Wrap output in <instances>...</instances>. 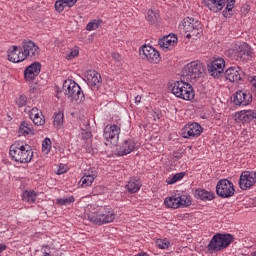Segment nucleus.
<instances>
[{
  "mask_svg": "<svg viewBox=\"0 0 256 256\" xmlns=\"http://www.w3.org/2000/svg\"><path fill=\"white\" fill-rule=\"evenodd\" d=\"M85 215L94 225H107L115 221V210L111 206H93L88 205L85 210Z\"/></svg>",
  "mask_w": 256,
  "mask_h": 256,
  "instance_id": "f257e3e1",
  "label": "nucleus"
},
{
  "mask_svg": "<svg viewBox=\"0 0 256 256\" xmlns=\"http://www.w3.org/2000/svg\"><path fill=\"white\" fill-rule=\"evenodd\" d=\"M9 155L16 163H31L33 159V149L29 144L14 143L10 146Z\"/></svg>",
  "mask_w": 256,
  "mask_h": 256,
  "instance_id": "f03ea898",
  "label": "nucleus"
},
{
  "mask_svg": "<svg viewBox=\"0 0 256 256\" xmlns=\"http://www.w3.org/2000/svg\"><path fill=\"white\" fill-rule=\"evenodd\" d=\"M204 5L212 13H220L222 11L223 17L229 19V17H233L235 0H204Z\"/></svg>",
  "mask_w": 256,
  "mask_h": 256,
  "instance_id": "7ed1b4c3",
  "label": "nucleus"
},
{
  "mask_svg": "<svg viewBox=\"0 0 256 256\" xmlns=\"http://www.w3.org/2000/svg\"><path fill=\"white\" fill-rule=\"evenodd\" d=\"M233 241H235L233 235L227 233H217L211 238L210 242L208 243L206 248L207 252L209 253V255H213L215 253H220V251H225V249H227V247H229V245H231Z\"/></svg>",
  "mask_w": 256,
  "mask_h": 256,
  "instance_id": "20e7f679",
  "label": "nucleus"
},
{
  "mask_svg": "<svg viewBox=\"0 0 256 256\" xmlns=\"http://www.w3.org/2000/svg\"><path fill=\"white\" fill-rule=\"evenodd\" d=\"M205 74V65L201 61L196 60L186 64L182 70V77L186 81L195 83L197 79H201Z\"/></svg>",
  "mask_w": 256,
  "mask_h": 256,
  "instance_id": "39448f33",
  "label": "nucleus"
},
{
  "mask_svg": "<svg viewBox=\"0 0 256 256\" xmlns=\"http://www.w3.org/2000/svg\"><path fill=\"white\" fill-rule=\"evenodd\" d=\"M64 94L67 99L70 100V103H76L77 105L85 101V94L81 89V86L73 80H66L63 84Z\"/></svg>",
  "mask_w": 256,
  "mask_h": 256,
  "instance_id": "423d86ee",
  "label": "nucleus"
},
{
  "mask_svg": "<svg viewBox=\"0 0 256 256\" xmlns=\"http://www.w3.org/2000/svg\"><path fill=\"white\" fill-rule=\"evenodd\" d=\"M171 91L175 97L183 99V101H193V99H195L193 86L185 80L174 82Z\"/></svg>",
  "mask_w": 256,
  "mask_h": 256,
  "instance_id": "0eeeda50",
  "label": "nucleus"
},
{
  "mask_svg": "<svg viewBox=\"0 0 256 256\" xmlns=\"http://www.w3.org/2000/svg\"><path fill=\"white\" fill-rule=\"evenodd\" d=\"M179 29L186 34L187 39H191V37H199L203 25L201 21L196 18L186 17L179 24Z\"/></svg>",
  "mask_w": 256,
  "mask_h": 256,
  "instance_id": "6e6552de",
  "label": "nucleus"
},
{
  "mask_svg": "<svg viewBox=\"0 0 256 256\" xmlns=\"http://www.w3.org/2000/svg\"><path fill=\"white\" fill-rule=\"evenodd\" d=\"M164 205L168 209H183L191 205V196L175 193L174 195L165 198Z\"/></svg>",
  "mask_w": 256,
  "mask_h": 256,
  "instance_id": "1a4fd4ad",
  "label": "nucleus"
},
{
  "mask_svg": "<svg viewBox=\"0 0 256 256\" xmlns=\"http://www.w3.org/2000/svg\"><path fill=\"white\" fill-rule=\"evenodd\" d=\"M21 47L26 60L35 61L36 59H39L41 48L37 43L33 42V40H23Z\"/></svg>",
  "mask_w": 256,
  "mask_h": 256,
  "instance_id": "9d476101",
  "label": "nucleus"
},
{
  "mask_svg": "<svg viewBox=\"0 0 256 256\" xmlns=\"http://www.w3.org/2000/svg\"><path fill=\"white\" fill-rule=\"evenodd\" d=\"M228 53L234 61H247L251 55V48H249V44L242 43L240 45H235L234 48H231L228 51Z\"/></svg>",
  "mask_w": 256,
  "mask_h": 256,
  "instance_id": "9b49d317",
  "label": "nucleus"
},
{
  "mask_svg": "<svg viewBox=\"0 0 256 256\" xmlns=\"http://www.w3.org/2000/svg\"><path fill=\"white\" fill-rule=\"evenodd\" d=\"M216 195L222 199H229L235 195V185L227 179H221L216 185Z\"/></svg>",
  "mask_w": 256,
  "mask_h": 256,
  "instance_id": "f8f14e48",
  "label": "nucleus"
},
{
  "mask_svg": "<svg viewBox=\"0 0 256 256\" xmlns=\"http://www.w3.org/2000/svg\"><path fill=\"white\" fill-rule=\"evenodd\" d=\"M140 56L142 59L148 61V63H152L154 65L161 63V54L153 46L143 45L140 48Z\"/></svg>",
  "mask_w": 256,
  "mask_h": 256,
  "instance_id": "ddd939ff",
  "label": "nucleus"
},
{
  "mask_svg": "<svg viewBox=\"0 0 256 256\" xmlns=\"http://www.w3.org/2000/svg\"><path fill=\"white\" fill-rule=\"evenodd\" d=\"M201 133H203V127L197 122L187 123L182 129L184 139H195V137H201Z\"/></svg>",
  "mask_w": 256,
  "mask_h": 256,
  "instance_id": "4468645a",
  "label": "nucleus"
},
{
  "mask_svg": "<svg viewBox=\"0 0 256 256\" xmlns=\"http://www.w3.org/2000/svg\"><path fill=\"white\" fill-rule=\"evenodd\" d=\"M234 105L247 107L253 103V95L247 90H238L232 97Z\"/></svg>",
  "mask_w": 256,
  "mask_h": 256,
  "instance_id": "2eb2a0df",
  "label": "nucleus"
},
{
  "mask_svg": "<svg viewBox=\"0 0 256 256\" xmlns=\"http://www.w3.org/2000/svg\"><path fill=\"white\" fill-rule=\"evenodd\" d=\"M121 133V128L115 124L107 125L104 128L103 137L107 143L115 145L119 141V134Z\"/></svg>",
  "mask_w": 256,
  "mask_h": 256,
  "instance_id": "dca6fc26",
  "label": "nucleus"
},
{
  "mask_svg": "<svg viewBox=\"0 0 256 256\" xmlns=\"http://www.w3.org/2000/svg\"><path fill=\"white\" fill-rule=\"evenodd\" d=\"M208 71L211 77H221L225 71V59L222 57L214 58L208 65Z\"/></svg>",
  "mask_w": 256,
  "mask_h": 256,
  "instance_id": "f3484780",
  "label": "nucleus"
},
{
  "mask_svg": "<svg viewBox=\"0 0 256 256\" xmlns=\"http://www.w3.org/2000/svg\"><path fill=\"white\" fill-rule=\"evenodd\" d=\"M256 183V172L255 171H245L240 175L239 187L242 191H247L251 189Z\"/></svg>",
  "mask_w": 256,
  "mask_h": 256,
  "instance_id": "a211bd4d",
  "label": "nucleus"
},
{
  "mask_svg": "<svg viewBox=\"0 0 256 256\" xmlns=\"http://www.w3.org/2000/svg\"><path fill=\"white\" fill-rule=\"evenodd\" d=\"M7 57L11 63H23V61H27L22 46L19 48L15 45L10 47L7 51Z\"/></svg>",
  "mask_w": 256,
  "mask_h": 256,
  "instance_id": "6ab92c4d",
  "label": "nucleus"
},
{
  "mask_svg": "<svg viewBox=\"0 0 256 256\" xmlns=\"http://www.w3.org/2000/svg\"><path fill=\"white\" fill-rule=\"evenodd\" d=\"M97 175L98 173L95 167L84 170L83 176L80 179L79 185H81V187H84V188L91 187V185H93V181L97 179Z\"/></svg>",
  "mask_w": 256,
  "mask_h": 256,
  "instance_id": "aec40b11",
  "label": "nucleus"
},
{
  "mask_svg": "<svg viewBox=\"0 0 256 256\" xmlns=\"http://www.w3.org/2000/svg\"><path fill=\"white\" fill-rule=\"evenodd\" d=\"M86 81L93 91L101 87V74L95 70H88L85 73Z\"/></svg>",
  "mask_w": 256,
  "mask_h": 256,
  "instance_id": "412c9836",
  "label": "nucleus"
},
{
  "mask_svg": "<svg viewBox=\"0 0 256 256\" xmlns=\"http://www.w3.org/2000/svg\"><path fill=\"white\" fill-rule=\"evenodd\" d=\"M225 79L230 83H239L243 79V70L238 66H233L225 71Z\"/></svg>",
  "mask_w": 256,
  "mask_h": 256,
  "instance_id": "4be33fe9",
  "label": "nucleus"
},
{
  "mask_svg": "<svg viewBox=\"0 0 256 256\" xmlns=\"http://www.w3.org/2000/svg\"><path fill=\"white\" fill-rule=\"evenodd\" d=\"M41 73V63L34 62L24 70V79L25 81H35V77H37Z\"/></svg>",
  "mask_w": 256,
  "mask_h": 256,
  "instance_id": "5701e85b",
  "label": "nucleus"
},
{
  "mask_svg": "<svg viewBox=\"0 0 256 256\" xmlns=\"http://www.w3.org/2000/svg\"><path fill=\"white\" fill-rule=\"evenodd\" d=\"M141 187H143V183L139 177H130L125 185V189L130 195L139 193Z\"/></svg>",
  "mask_w": 256,
  "mask_h": 256,
  "instance_id": "b1692460",
  "label": "nucleus"
},
{
  "mask_svg": "<svg viewBox=\"0 0 256 256\" xmlns=\"http://www.w3.org/2000/svg\"><path fill=\"white\" fill-rule=\"evenodd\" d=\"M178 38L175 34H169L168 36H164L158 41V45L164 51L167 49H173L175 45H177Z\"/></svg>",
  "mask_w": 256,
  "mask_h": 256,
  "instance_id": "393cba45",
  "label": "nucleus"
},
{
  "mask_svg": "<svg viewBox=\"0 0 256 256\" xmlns=\"http://www.w3.org/2000/svg\"><path fill=\"white\" fill-rule=\"evenodd\" d=\"M133 151H135V141L129 138L124 140L119 146L118 155L123 157L124 155H129V153H133Z\"/></svg>",
  "mask_w": 256,
  "mask_h": 256,
  "instance_id": "a878e982",
  "label": "nucleus"
},
{
  "mask_svg": "<svg viewBox=\"0 0 256 256\" xmlns=\"http://www.w3.org/2000/svg\"><path fill=\"white\" fill-rule=\"evenodd\" d=\"M234 118L237 123H251L253 121V113L251 110H241L235 113Z\"/></svg>",
  "mask_w": 256,
  "mask_h": 256,
  "instance_id": "bb28decb",
  "label": "nucleus"
},
{
  "mask_svg": "<svg viewBox=\"0 0 256 256\" xmlns=\"http://www.w3.org/2000/svg\"><path fill=\"white\" fill-rule=\"evenodd\" d=\"M195 196L201 201H213V199H215V193L205 189H197L195 191Z\"/></svg>",
  "mask_w": 256,
  "mask_h": 256,
  "instance_id": "cd10ccee",
  "label": "nucleus"
},
{
  "mask_svg": "<svg viewBox=\"0 0 256 256\" xmlns=\"http://www.w3.org/2000/svg\"><path fill=\"white\" fill-rule=\"evenodd\" d=\"M19 134L24 135V137H27V135H33V125L27 121H23L19 127Z\"/></svg>",
  "mask_w": 256,
  "mask_h": 256,
  "instance_id": "c85d7f7f",
  "label": "nucleus"
},
{
  "mask_svg": "<svg viewBox=\"0 0 256 256\" xmlns=\"http://www.w3.org/2000/svg\"><path fill=\"white\" fill-rule=\"evenodd\" d=\"M22 201L25 203H36L37 192L34 190H25L22 195Z\"/></svg>",
  "mask_w": 256,
  "mask_h": 256,
  "instance_id": "c756f323",
  "label": "nucleus"
},
{
  "mask_svg": "<svg viewBox=\"0 0 256 256\" xmlns=\"http://www.w3.org/2000/svg\"><path fill=\"white\" fill-rule=\"evenodd\" d=\"M183 177H185V172L176 173L173 176L168 177L166 179V183L168 185H175V183H177V181H181V179H183Z\"/></svg>",
  "mask_w": 256,
  "mask_h": 256,
  "instance_id": "7c9ffc66",
  "label": "nucleus"
},
{
  "mask_svg": "<svg viewBox=\"0 0 256 256\" xmlns=\"http://www.w3.org/2000/svg\"><path fill=\"white\" fill-rule=\"evenodd\" d=\"M146 19L149 23H151V25H155L157 21H159V14L153 10H148Z\"/></svg>",
  "mask_w": 256,
  "mask_h": 256,
  "instance_id": "2f4dec72",
  "label": "nucleus"
},
{
  "mask_svg": "<svg viewBox=\"0 0 256 256\" xmlns=\"http://www.w3.org/2000/svg\"><path fill=\"white\" fill-rule=\"evenodd\" d=\"M56 203L61 206L71 205V203H75V197L69 196L66 198H58L56 199Z\"/></svg>",
  "mask_w": 256,
  "mask_h": 256,
  "instance_id": "473e14b6",
  "label": "nucleus"
},
{
  "mask_svg": "<svg viewBox=\"0 0 256 256\" xmlns=\"http://www.w3.org/2000/svg\"><path fill=\"white\" fill-rule=\"evenodd\" d=\"M101 23H103L102 20H92L87 24L86 29L87 31H95L101 27Z\"/></svg>",
  "mask_w": 256,
  "mask_h": 256,
  "instance_id": "72a5a7b5",
  "label": "nucleus"
},
{
  "mask_svg": "<svg viewBox=\"0 0 256 256\" xmlns=\"http://www.w3.org/2000/svg\"><path fill=\"white\" fill-rule=\"evenodd\" d=\"M155 243L158 249H169V247L171 246V242H169V240L167 239H157Z\"/></svg>",
  "mask_w": 256,
  "mask_h": 256,
  "instance_id": "f704fd0d",
  "label": "nucleus"
},
{
  "mask_svg": "<svg viewBox=\"0 0 256 256\" xmlns=\"http://www.w3.org/2000/svg\"><path fill=\"white\" fill-rule=\"evenodd\" d=\"M63 119H64L63 112H58L54 117V121H53L54 127L59 129V127L63 125Z\"/></svg>",
  "mask_w": 256,
  "mask_h": 256,
  "instance_id": "c9c22d12",
  "label": "nucleus"
},
{
  "mask_svg": "<svg viewBox=\"0 0 256 256\" xmlns=\"http://www.w3.org/2000/svg\"><path fill=\"white\" fill-rule=\"evenodd\" d=\"M54 7L57 13H63V11H65V7H67V3L65 0H57L54 4Z\"/></svg>",
  "mask_w": 256,
  "mask_h": 256,
  "instance_id": "e433bc0d",
  "label": "nucleus"
},
{
  "mask_svg": "<svg viewBox=\"0 0 256 256\" xmlns=\"http://www.w3.org/2000/svg\"><path fill=\"white\" fill-rule=\"evenodd\" d=\"M51 147H52V143H51V139L50 138H45L42 141V151L43 153H50L51 152Z\"/></svg>",
  "mask_w": 256,
  "mask_h": 256,
  "instance_id": "4c0bfd02",
  "label": "nucleus"
},
{
  "mask_svg": "<svg viewBox=\"0 0 256 256\" xmlns=\"http://www.w3.org/2000/svg\"><path fill=\"white\" fill-rule=\"evenodd\" d=\"M53 251H55V247L51 245H44L41 248L42 256H53Z\"/></svg>",
  "mask_w": 256,
  "mask_h": 256,
  "instance_id": "58836bf2",
  "label": "nucleus"
},
{
  "mask_svg": "<svg viewBox=\"0 0 256 256\" xmlns=\"http://www.w3.org/2000/svg\"><path fill=\"white\" fill-rule=\"evenodd\" d=\"M34 125H37V127H41V125H45V116L42 114H39L38 116H35L34 118H31Z\"/></svg>",
  "mask_w": 256,
  "mask_h": 256,
  "instance_id": "ea45409f",
  "label": "nucleus"
},
{
  "mask_svg": "<svg viewBox=\"0 0 256 256\" xmlns=\"http://www.w3.org/2000/svg\"><path fill=\"white\" fill-rule=\"evenodd\" d=\"M16 105H17V107H25V105H27V96H25V95H20V96L16 99Z\"/></svg>",
  "mask_w": 256,
  "mask_h": 256,
  "instance_id": "a19ab883",
  "label": "nucleus"
},
{
  "mask_svg": "<svg viewBox=\"0 0 256 256\" xmlns=\"http://www.w3.org/2000/svg\"><path fill=\"white\" fill-rule=\"evenodd\" d=\"M67 171H69V167L67 165L59 164L56 175H63L64 173H67Z\"/></svg>",
  "mask_w": 256,
  "mask_h": 256,
  "instance_id": "79ce46f5",
  "label": "nucleus"
},
{
  "mask_svg": "<svg viewBox=\"0 0 256 256\" xmlns=\"http://www.w3.org/2000/svg\"><path fill=\"white\" fill-rule=\"evenodd\" d=\"M28 113H29L30 119H33L42 114V112L39 109H37V107L32 108L31 110L28 111Z\"/></svg>",
  "mask_w": 256,
  "mask_h": 256,
  "instance_id": "37998d69",
  "label": "nucleus"
},
{
  "mask_svg": "<svg viewBox=\"0 0 256 256\" xmlns=\"http://www.w3.org/2000/svg\"><path fill=\"white\" fill-rule=\"evenodd\" d=\"M77 55H79V48H74L73 50H71L69 54H67L66 59L68 60L75 59Z\"/></svg>",
  "mask_w": 256,
  "mask_h": 256,
  "instance_id": "c03bdc74",
  "label": "nucleus"
},
{
  "mask_svg": "<svg viewBox=\"0 0 256 256\" xmlns=\"http://www.w3.org/2000/svg\"><path fill=\"white\" fill-rule=\"evenodd\" d=\"M82 139H91V137L93 136V134H91V131H83L82 132Z\"/></svg>",
  "mask_w": 256,
  "mask_h": 256,
  "instance_id": "a18cd8bd",
  "label": "nucleus"
},
{
  "mask_svg": "<svg viewBox=\"0 0 256 256\" xmlns=\"http://www.w3.org/2000/svg\"><path fill=\"white\" fill-rule=\"evenodd\" d=\"M66 2L67 7L71 8L77 3V0H64Z\"/></svg>",
  "mask_w": 256,
  "mask_h": 256,
  "instance_id": "49530a36",
  "label": "nucleus"
},
{
  "mask_svg": "<svg viewBox=\"0 0 256 256\" xmlns=\"http://www.w3.org/2000/svg\"><path fill=\"white\" fill-rule=\"evenodd\" d=\"M112 58H114L115 61H120L121 60V55L117 52L112 53Z\"/></svg>",
  "mask_w": 256,
  "mask_h": 256,
  "instance_id": "de8ad7c7",
  "label": "nucleus"
},
{
  "mask_svg": "<svg viewBox=\"0 0 256 256\" xmlns=\"http://www.w3.org/2000/svg\"><path fill=\"white\" fill-rule=\"evenodd\" d=\"M251 85H252V90L256 91V76L252 79Z\"/></svg>",
  "mask_w": 256,
  "mask_h": 256,
  "instance_id": "09e8293b",
  "label": "nucleus"
},
{
  "mask_svg": "<svg viewBox=\"0 0 256 256\" xmlns=\"http://www.w3.org/2000/svg\"><path fill=\"white\" fill-rule=\"evenodd\" d=\"M139 103H141V96L137 95V96H135V104L139 105Z\"/></svg>",
  "mask_w": 256,
  "mask_h": 256,
  "instance_id": "8fccbe9b",
  "label": "nucleus"
},
{
  "mask_svg": "<svg viewBox=\"0 0 256 256\" xmlns=\"http://www.w3.org/2000/svg\"><path fill=\"white\" fill-rule=\"evenodd\" d=\"M7 249V246L5 244H0V253H3Z\"/></svg>",
  "mask_w": 256,
  "mask_h": 256,
  "instance_id": "3c124183",
  "label": "nucleus"
},
{
  "mask_svg": "<svg viewBox=\"0 0 256 256\" xmlns=\"http://www.w3.org/2000/svg\"><path fill=\"white\" fill-rule=\"evenodd\" d=\"M137 256H149V254L143 252V253H141V254H138Z\"/></svg>",
  "mask_w": 256,
  "mask_h": 256,
  "instance_id": "603ef678",
  "label": "nucleus"
},
{
  "mask_svg": "<svg viewBox=\"0 0 256 256\" xmlns=\"http://www.w3.org/2000/svg\"><path fill=\"white\" fill-rule=\"evenodd\" d=\"M156 119H161V114H156Z\"/></svg>",
  "mask_w": 256,
  "mask_h": 256,
  "instance_id": "864d4df0",
  "label": "nucleus"
},
{
  "mask_svg": "<svg viewBox=\"0 0 256 256\" xmlns=\"http://www.w3.org/2000/svg\"><path fill=\"white\" fill-rule=\"evenodd\" d=\"M175 157H176V159H181V154H178Z\"/></svg>",
  "mask_w": 256,
  "mask_h": 256,
  "instance_id": "5fc2aeb1",
  "label": "nucleus"
}]
</instances>
